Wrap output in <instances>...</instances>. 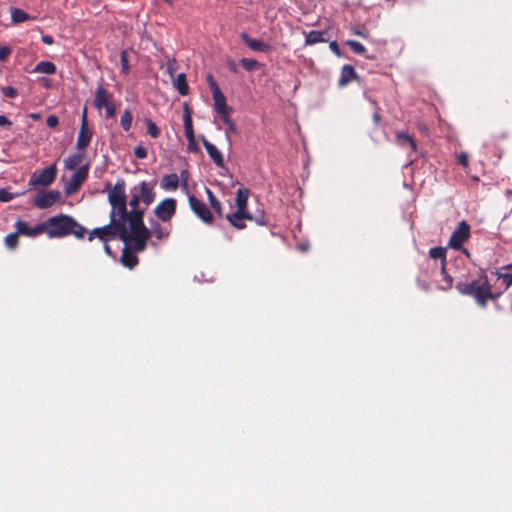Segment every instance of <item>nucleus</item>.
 Here are the masks:
<instances>
[{
    "label": "nucleus",
    "instance_id": "nucleus-1",
    "mask_svg": "<svg viewBox=\"0 0 512 512\" xmlns=\"http://www.w3.org/2000/svg\"><path fill=\"white\" fill-rule=\"evenodd\" d=\"M42 225L43 232L51 239L63 238L71 234L78 239H83L86 233V228L67 214L50 217L43 221Z\"/></svg>",
    "mask_w": 512,
    "mask_h": 512
},
{
    "label": "nucleus",
    "instance_id": "nucleus-2",
    "mask_svg": "<svg viewBox=\"0 0 512 512\" xmlns=\"http://www.w3.org/2000/svg\"><path fill=\"white\" fill-rule=\"evenodd\" d=\"M456 289L462 295L472 296L482 308L487 306L489 297H491V285L486 275L471 282H458Z\"/></svg>",
    "mask_w": 512,
    "mask_h": 512
},
{
    "label": "nucleus",
    "instance_id": "nucleus-3",
    "mask_svg": "<svg viewBox=\"0 0 512 512\" xmlns=\"http://www.w3.org/2000/svg\"><path fill=\"white\" fill-rule=\"evenodd\" d=\"M116 235H118L120 240H122L124 243H127L128 228L126 225H124L123 218L110 215L109 224L103 227L94 228L90 232L88 240L92 241L94 238H98L103 243H106L110 239L115 238Z\"/></svg>",
    "mask_w": 512,
    "mask_h": 512
},
{
    "label": "nucleus",
    "instance_id": "nucleus-4",
    "mask_svg": "<svg viewBox=\"0 0 512 512\" xmlns=\"http://www.w3.org/2000/svg\"><path fill=\"white\" fill-rule=\"evenodd\" d=\"M108 189V201L112 206L110 215L123 218L127 214V200H126V182L124 179H118L113 187L106 185Z\"/></svg>",
    "mask_w": 512,
    "mask_h": 512
},
{
    "label": "nucleus",
    "instance_id": "nucleus-5",
    "mask_svg": "<svg viewBox=\"0 0 512 512\" xmlns=\"http://www.w3.org/2000/svg\"><path fill=\"white\" fill-rule=\"evenodd\" d=\"M189 207L192 212L205 224L211 225L214 222V216L207 205L194 195L188 196Z\"/></svg>",
    "mask_w": 512,
    "mask_h": 512
},
{
    "label": "nucleus",
    "instance_id": "nucleus-6",
    "mask_svg": "<svg viewBox=\"0 0 512 512\" xmlns=\"http://www.w3.org/2000/svg\"><path fill=\"white\" fill-rule=\"evenodd\" d=\"M56 174L57 168L54 164H52L40 171H35L29 179V185L34 187L48 186L54 182Z\"/></svg>",
    "mask_w": 512,
    "mask_h": 512
},
{
    "label": "nucleus",
    "instance_id": "nucleus-7",
    "mask_svg": "<svg viewBox=\"0 0 512 512\" xmlns=\"http://www.w3.org/2000/svg\"><path fill=\"white\" fill-rule=\"evenodd\" d=\"M470 238V225L466 221H461L453 231L449 239V247L454 250L463 249V244Z\"/></svg>",
    "mask_w": 512,
    "mask_h": 512
},
{
    "label": "nucleus",
    "instance_id": "nucleus-8",
    "mask_svg": "<svg viewBox=\"0 0 512 512\" xmlns=\"http://www.w3.org/2000/svg\"><path fill=\"white\" fill-rule=\"evenodd\" d=\"M177 202L174 198H165L154 208L155 216L163 221L169 222L176 213Z\"/></svg>",
    "mask_w": 512,
    "mask_h": 512
},
{
    "label": "nucleus",
    "instance_id": "nucleus-9",
    "mask_svg": "<svg viewBox=\"0 0 512 512\" xmlns=\"http://www.w3.org/2000/svg\"><path fill=\"white\" fill-rule=\"evenodd\" d=\"M61 198V193L57 190L37 192L34 198V205L39 209H47L53 206Z\"/></svg>",
    "mask_w": 512,
    "mask_h": 512
},
{
    "label": "nucleus",
    "instance_id": "nucleus-10",
    "mask_svg": "<svg viewBox=\"0 0 512 512\" xmlns=\"http://www.w3.org/2000/svg\"><path fill=\"white\" fill-rule=\"evenodd\" d=\"M151 237V232L149 229L129 231L128 230V238L127 244L133 242V251L142 252L145 250L147 246V241Z\"/></svg>",
    "mask_w": 512,
    "mask_h": 512
},
{
    "label": "nucleus",
    "instance_id": "nucleus-11",
    "mask_svg": "<svg viewBox=\"0 0 512 512\" xmlns=\"http://www.w3.org/2000/svg\"><path fill=\"white\" fill-rule=\"evenodd\" d=\"M212 97L214 100V109L220 118H224L232 113V108L227 105L226 97L219 88V85L212 86Z\"/></svg>",
    "mask_w": 512,
    "mask_h": 512
},
{
    "label": "nucleus",
    "instance_id": "nucleus-12",
    "mask_svg": "<svg viewBox=\"0 0 512 512\" xmlns=\"http://www.w3.org/2000/svg\"><path fill=\"white\" fill-rule=\"evenodd\" d=\"M143 217L144 210L142 209L127 210V214L123 216V222L124 225L126 222L129 223V231L148 229L143 222Z\"/></svg>",
    "mask_w": 512,
    "mask_h": 512
},
{
    "label": "nucleus",
    "instance_id": "nucleus-13",
    "mask_svg": "<svg viewBox=\"0 0 512 512\" xmlns=\"http://www.w3.org/2000/svg\"><path fill=\"white\" fill-rule=\"evenodd\" d=\"M114 103L113 94L109 92L104 86L99 85L95 91V97L93 105L97 110L103 109V107Z\"/></svg>",
    "mask_w": 512,
    "mask_h": 512
},
{
    "label": "nucleus",
    "instance_id": "nucleus-14",
    "mask_svg": "<svg viewBox=\"0 0 512 512\" xmlns=\"http://www.w3.org/2000/svg\"><path fill=\"white\" fill-rule=\"evenodd\" d=\"M155 182L142 181L137 187V192L140 195L141 201L149 206L155 200L156 193L154 191Z\"/></svg>",
    "mask_w": 512,
    "mask_h": 512
},
{
    "label": "nucleus",
    "instance_id": "nucleus-15",
    "mask_svg": "<svg viewBox=\"0 0 512 512\" xmlns=\"http://www.w3.org/2000/svg\"><path fill=\"white\" fill-rule=\"evenodd\" d=\"M226 219L236 229H244L246 227V220H253V216L247 211L236 210L233 213L227 214Z\"/></svg>",
    "mask_w": 512,
    "mask_h": 512
},
{
    "label": "nucleus",
    "instance_id": "nucleus-16",
    "mask_svg": "<svg viewBox=\"0 0 512 512\" xmlns=\"http://www.w3.org/2000/svg\"><path fill=\"white\" fill-rule=\"evenodd\" d=\"M88 176V166L83 165L79 167L72 175L67 187V193H72L77 190L79 186L85 181Z\"/></svg>",
    "mask_w": 512,
    "mask_h": 512
},
{
    "label": "nucleus",
    "instance_id": "nucleus-17",
    "mask_svg": "<svg viewBox=\"0 0 512 512\" xmlns=\"http://www.w3.org/2000/svg\"><path fill=\"white\" fill-rule=\"evenodd\" d=\"M201 141L213 163L219 168L224 167L223 155L217 147L209 142L204 136H201Z\"/></svg>",
    "mask_w": 512,
    "mask_h": 512
},
{
    "label": "nucleus",
    "instance_id": "nucleus-18",
    "mask_svg": "<svg viewBox=\"0 0 512 512\" xmlns=\"http://www.w3.org/2000/svg\"><path fill=\"white\" fill-rule=\"evenodd\" d=\"M15 228L17 229V234L27 237H35L44 233L42 222L32 228L25 221L18 220L15 223Z\"/></svg>",
    "mask_w": 512,
    "mask_h": 512
},
{
    "label": "nucleus",
    "instance_id": "nucleus-19",
    "mask_svg": "<svg viewBox=\"0 0 512 512\" xmlns=\"http://www.w3.org/2000/svg\"><path fill=\"white\" fill-rule=\"evenodd\" d=\"M92 136L93 130L89 127V125H80L76 142L77 149L85 150L89 146Z\"/></svg>",
    "mask_w": 512,
    "mask_h": 512
},
{
    "label": "nucleus",
    "instance_id": "nucleus-20",
    "mask_svg": "<svg viewBox=\"0 0 512 512\" xmlns=\"http://www.w3.org/2000/svg\"><path fill=\"white\" fill-rule=\"evenodd\" d=\"M242 41L247 45L251 50L267 53L270 51L271 47L268 43H265L261 40L251 38L247 33L243 32L240 35Z\"/></svg>",
    "mask_w": 512,
    "mask_h": 512
},
{
    "label": "nucleus",
    "instance_id": "nucleus-21",
    "mask_svg": "<svg viewBox=\"0 0 512 512\" xmlns=\"http://www.w3.org/2000/svg\"><path fill=\"white\" fill-rule=\"evenodd\" d=\"M120 262L124 267H127L129 269H133L139 262V259L135 254V251L131 250L127 243H125V246L122 250Z\"/></svg>",
    "mask_w": 512,
    "mask_h": 512
},
{
    "label": "nucleus",
    "instance_id": "nucleus-22",
    "mask_svg": "<svg viewBox=\"0 0 512 512\" xmlns=\"http://www.w3.org/2000/svg\"><path fill=\"white\" fill-rule=\"evenodd\" d=\"M358 78V75L352 65L346 64L342 67L340 78L338 80L339 87L347 86L352 80Z\"/></svg>",
    "mask_w": 512,
    "mask_h": 512
},
{
    "label": "nucleus",
    "instance_id": "nucleus-23",
    "mask_svg": "<svg viewBox=\"0 0 512 512\" xmlns=\"http://www.w3.org/2000/svg\"><path fill=\"white\" fill-rule=\"evenodd\" d=\"M160 186L166 191H175L179 187V176L176 173L166 174L162 177Z\"/></svg>",
    "mask_w": 512,
    "mask_h": 512
},
{
    "label": "nucleus",
    "instance_id": "nucleus-24",
    "mask_svg": "<svg viewBox=\"0 0 512 512\" xmlns=\"http://www.w3.org/2000/svg\"><path fill=\"white\" fill-rule=\"evenodd\" d=\"M184 115H183V124H184V130H185V136H193L194 129H193V121H192V110L188 103H184L183 105Z\"/></svg>",
    "mask_w": 512,
    "mask_h": 512
},
{
    "label": "nucleus",
    "instance_id": "nucleus-25",
    "mask_svg": "<svg viewBox=\"0 0 512 512\" xmlns=\"http://www.w3.org/2000/svg\"><path fill=\"white\" fill-rule=\"evenodd\" d=\"M396 142L401 147L409 146L413 152L417 151L416 140L404 131L396 133Z\"/></svg>",
    "mask_w": 512,
    "mask_h": 512
},
{
    "label": "nucleus",
    "instance_id": "nucleus-26",
    "mask_svg": "<svg viewBox=\"0 0 512 512\" xmlns=\"http://www.w3.org/2000/svg\"><path fill=\"white\" fill-rule=\"evenodd\" d=\"M249 193L250 191L247 188H239L237 190L235 198L236 210L247 211Z\"/></svg>",
    "mask_w": 512,
    "mask_h": 512
},
{
    "label": "nucleus",
    "instance_id": "nucleus-27",
    "mask_svg": "<svg viewBox=\"0 0 512 512\" xmlns=\"http://www.w3.org/2000/svg\"><path fill=\"white\" fill-rule=\"evenodd\" d=\"M205 192H206L207 199H208L211 209L215 212V214L218 217L222 218L223 217V207H222L221 202L217 199V197L215 196V194L213 193V191L211 189L206 187Z\"/></svg>",
    "mask_w": 512,
    "mask_h": 512
},
{
    "label": "nucleus",
    "instance_id": "nucleus-28",
    "mask_svg": "<svg viewBox=\"0 0 512 512\" xmlns=\"http://www.w3.org/2000/svg\"><path fill=\"white\" fill-rule=\"evenodd\" d=\"M327 31L312 30L306 34L305 45H314L317 43H324L326 39Z\"/></svg>",
    "mask_w": 512,
    "mask_h": 512
},
{
    "label": "nucleus",
    "instance_id": "nucleus-29",
    "mask_svg": "<svg viewBox=\"0 0 512 512\" xmlns=\"http://www.w3.org/2000/svg\"><path fill=\"white\" fill-rule=\"evenodd\" d=\"M56 70H57L56 65L53 62L40 61L34 67L33 72L51 75V74H55Z\"/></svg>",
    "mask_w": 512,
    "mask_h": 512
},
{
    "label": "nucleus",
    "instance_id": "nucleus-30",
    "mask_svg": "<svg viewBox=\"0 0 512 512\" xmlns=\"http://www.w3.org/2000/svg\"><path fill=\"white\" fill-rule=\"evenodd\" d=\"M173 85L180 95L186 96L189 93V86L186 80V75L184 73H180L177 75L176 79L173 82Z\"/></svg>",
    "mask_w": 512,
    "mask_h": 512
},
{
    "label": "nucleus",
    "instance_id": "nucleus-31",
    "mask_svg": "<svg viewBox=\"0 0 512 512\" xmlns=\"http://www.w3.org/2000/svg\"><path fill=\"white\" fill-rule=\"evenodd\" d=\"M149 230L151 232V236H155L158 240L166 239L170 234L169 231L165 230L157 221H151V228Z\"/></svg>",
    "mask_w": 512,
    "mask_h": 512
},
{
    "label": "nucleus",
    "instance_id": "nucleus-32",
    "mask_svg": "<svg viewBox=\"0 0 512 512\" xmlns=\"http://www.w3.org/2000/svg\"><path fill=\"white\" fill-rule=\"evenodd\" d=\"M429 256L432 259L441 260V271L444 272V266H446V249L440 246L433 247L429 250Z\"/></svg>",
    "mask_w": 512,
    "mask_h": 512
},
{
    "label": "nucleus",
    "instance_id": "nucleus-33",
    "mask_svg": "<svg viewBox=\"0 0 512 512\" xmlns=\"http://www.w3.org/2000/svg\"><path fill=\"white\" fill-rule=\"evenodd\" d=\"M83 160V154L75 153L65 159V168L68 170L76 169Z\"/></svg>",
    "mask_w": 512,
    "mask_h": 512
},
{
    "label": "nucleus",
    "instance_id": "nucleus-34",
    "mask_svg": "<svg viewBox=\"0 0 512 512\" xmlns=\"http://www.w3.org/2000/svg\"><path fill=\"white\" fill-rule=\"evenodd\" d=\"M30 18L28 13H26L24 10L19 8H13L11 10V19L12 22L15 24L22 23L27 21Z\"/></svg>",
    "mask_w": 512,
    "mask_h": 512
},
{
    "label": "nucleus",
    "instance_id": "nucleus-35",
    "mask_svg": "<svg viewBox=\"0 0 512 512\" xmlns=\"http://www.w3.org/2000/svg\"><path fill=\"white\" fill-rule=\"evenodd\" d=\"M133 115L129 109L124 110L120 118V126L125 132H128L132 126Z\"/></svg>",
    "mask_w": 512,
    "mask_h": 512
},
{
    "label": "nucleus",
    "instance_id": "nucleus-36",
    "mask_svg": "<svg viewBox=\"0 0 512 512\" xmlns=\"http://www.w3.org/2000/svg\"><path fill=\"white\" fill-rule=\"evenodd\" d=\"M240 64L246 71L249 72L257 70L261 67V64L257 60L252 58H242L240 60Z\"/></svg>",
    "mask_w": 512,
    "mask_h": 512
},
{
    "label": "nucleus",
    "instance_id": "nucleus-37",
    "mask_svg": "<svg viewBox=\"0 0 512 512\" xmlns=\"http://www.w3.org/2000/svg\"><path fill=\"white\" fill-rule=\"evenodd\" d=\"M345 44L349 46L355 54L363 55L366 52L365 46L358 41L347 40Z\"/></svg>",
    "mask_w": 512,
    "mask_h": 512
},
{
    "label": "nucleus",
    "instance_id": "nucleus-38",
    "mask_svg": "<svg viewBox=\"0 0 512 512\" xmlns=\"http://www.w3.org/2000/svg\"><path fill=\"white\" fill-rule=\"evenodd\" d=\"M145 123L147 127V133L152 138H158L160 136V129L157 127V125L151 119H146Z\"/></svg>",
    "mask_w": 512,
    "mask_h": 512
},
{
    "label": "nucleus",
    "instance_id": "nucleus-39",
    "mask_svg": "<svg viewBox=\"0 0 512 512\" xmlns=\"http://www.w3.org/2000/svg\"><path fill=\"white\" fill-rule=\"evenodd\" d=\"M441 274L443 276L444 284L439 286L440 290L447 291L452 288L453 286V278L450 276L446 271V266H444V272L441 271Z\"/></svg>",
    "mask_w": 512,
    "mask_h": 512
},
{
    "label": "nucleus",
    "instance_id": "nucleus-40",
    "mask_svg": "<svg viewBox=\"0 0 512 512\" xmlns=\"http://www.w3.org/2000/svg\"><path fill=\"white\" fill-rule=\"evenodd\" d=\"M140 201H141L140 195L137 192V186H135L131 190V198H130V201H129V205L131 207V210L139 209L138 205H139Z\"/></svg>",
    "mask_w": 512,
    "mask_h": 512
},
{
    "label": "nucleus",
    "instance_id": "nucleus-41",
    "mask_svg": "<svg viewBox=\"0 0 512 512\" xmlns=\"http://www.w3.org/2000/svg\"><path fill=\"white\" fill-rule=\"evenodd\" d=\"M17 230L14 233H10L5 237V244L7 247L14 249L18 245V236Z\"/></svg>",
    "mask_w": 512,
    "mask_h": 512
},
{
    "label": "nucleus",
    "instance_id": "nucleus-42",
    "mask_svg": "<svg viewBox=\"0 0 512 512\" xmlns=\"http://www.w3.org/2000/svg\"><path fill=\"white\" fill-rule=\"evenodd\" d=\"M120 60H121V72L123 74L127 75L130 71V65H129V60L127 58L126 50L121 51Z\"/></svg>",
    "mask_w": 512,
    "mask_h": 512
},
{
    "label": "nucleus",
    "instance_id": "nucleus-43",
    "mask_svg": "<svg viewBox=\"0 0 512 512\" xmlns=\"http://www.w3.org/2000/svg\"><path fill=\"white\" fill-rule=\"evenodd\" d=\"M498 279L502 281L504 290H507L512 285V273H499Z\"/></svg>",
    "mask_w": 512,
    "mask_h": 512
},
{
    "label": "nucleus",
    "instance_id": "nucleus-44",
    "mask_svg": "<svg viewBox=\"0 0 512 512\" xmlns=\"http://www.w3.org/2000/svg\"><path fill=\"white\" fill-rule=\"evenodd\" d=\"M220 119L223 121V123H225L227 125V127H228L227 132H230V133L237 132L235 122L231 119V114H228L227 116H224V118H220Z\"/></svg>",
    "mask_w": 512,
    "mask_h": 512
},
{
    "label": "nucleus",
    "instance_id": "nucleus-45",
    "mask_svg": "<svg viewBox=\"0 0 512 512\" xmlns=\"http://www.w3.org/2000/svg\"><path fill=\"white\" fill-rule=\"evenodd\" d=\"M370 102L373 104V106L375 108V111L373 113V122L375 125H378L379 122L381 121V114H380L381 109L375 100L370 99Z\"/></svg>",
    "mask_w": 512,
    "mask_h": 512
},
{
    "label": "nucleus",
    "instance_id": "nucleus-46",
    "mask_svg": "<svg viewBox=\"0 0 512 512\" xmlns=\"http://www.w3.org/2000/svg\"><path fill=\"white\" fill-rule=\"evenodd\" d=\"M186 138H187V141H188V146H187L188 151L194 152V153L198 152L199 148H198V146L196 144V141H195V135L187 136Z\"/></svg>",
    "mask_w": 512,
    "mask_h": 512
},
{
    "label": "nucleus",
    "instance_id": "nucleus-47",
    "mask_svg": "<svg viewBox=\"0 0 512 512\" xmlns=\"http://www.w3.org/2000/svg\"><path fill=\"white\" fill-rule=\"evenodd\" d=\"M134 155L138 159H145L147 157V150L145 147L138 145L134 149Z\"/></svg>",
    "mask_w": 512,
    "mask_h": 512
},
{
    "label": "nucleus",
    "instance_id": "nucleus-48",
    "mask_svg": "<svg viewBox=\"0 0 512 512\" xmlns=\"http://www.w3.org/2000/svg\"><path fill=\"white\" fill-rule=\"evenodd\" d=\"M2 93L7 98H14L17 96L18 92L17 90L12 86H7L2 89Z\"/></svg>",
    "mask_w": 512,
    "mask_h": 512
},
{
    "label": "nucleus",
    "instance_id": "nucleus-49",
    "mask_svg": "<svg viewBox=\"0 0 512 512\" xmlns=\"http://www.w3.org/2000/svg\"><path fill=\"white\" fill-rule=\"evenodd\" d=\"M14 198V195L6 189H0V201L9 202Z\"/></svg>",
    "mask_w": 512,
    "mask_h": 512
},
{
    "label": "nucleus",
    "instance_id": "nucleus-50",
    "mask_svg": "<svg viewBox=\"0 0 512 512\" xmlns=\"http://www.w3.org/2000/svg\"><path fill=\"white\" fill-rule=\"evenodd\" d=\"M12 53L8 46H0V62L5 61Z\"/></svg>",
    "mask_w": 512,
    "mask_h": 512
},
{
    "label": "nucleus",
    "instance_id": "nucleus-51",
    "mask_svg": "<svg viewBox=\"0 0 512 512\" xmlns=\"http://www.w3.org/2000/svg\"><path fill=\"white\" fill-rule=\"evenodd\" d=\"M104 108H105L106 118L110 119V118H113L115 116V114H116V105H115V103L107 105Z\"/></svg>",
    "mask_w": 512,
    "mask_h": 512
},
{
    "label": "nucleus",
    "instance_id": "nucleus-52",
    "mask_svg": "<svg viewBox=\"0 0 512 512\" xmlns=\"http://www.w3.org/2000/svg\"><path fill=\"white\" fill-rule=\"evenodd\" d=\"M188 179L189 174L187 170H182L179 176V181L181 180V185L184 189H187L188 187Z\"/></svg>",
    "mask_w": 512,
    "mask_h": 512
},
{
    "label": "nucleus",
    "instance_id": "nucleus-53",
    "mask_svg": "<svg viewBox=\"0 0 512 512\" xmlns=\"http://www.w3.org/2000/svg\"><path fill=\"white\" fill-rule=\"evenodd\" d=\"M59 124V120H58V117L55 116V115H50L47 117L46 119V125L49 127V128H55L56 126H58Z\"/></svg>",
    "mask_w": 512,
    "mask_h": 512
},
{
    "label": "nucleus",
    "instance_id": "nucleus-54",
    "mask_svg": "<svg viewBox=\"0 0 512 512\" xmlns=\"http://www.w3.org/2000/svg\"><path fill=\"white\" fill-rule=\"evenodd\" d=\"M329 48L330 50L335 53L338 57H341L342 56V52L340 50V47L338 45V43L336 41H331L329 43Z\"/></svg>",
    "mask_w": 512,
    "mask_h": 512
},
{
    "label": "nucleus",
    "instance_id": "nucleus-55",
    "mask_svg": "<svg viewBox=\"0 0 512 512\" xmlns=\"http://www.w3.org/2000/svg\"><path fill=\"white\" fill-rule=\"evenodd\" d=\"M458 163L463 167H468V155L464 152L458 155Z\"/></svg>",
    "mask_w": 512,
    "mask_h": 512
},
{
    "label": "nucleus",
    "instance_id": "nucleus-56",
    "mask_svg": "<svg viewBox=\"0 0 512 512\" xmlns=\"http://www.w3.org/2000/svg\"><path fill=\"white\" fill-rule=\"evenodd\" d=\"M226 65H227V68L229 69V71H231L232 73L238 72V68H237L235 61L228 60Z\"/></svg>",
    "mask_w": 512,
    "mask_h": 512
},
{
    "label": "nucleus",
    "instance_id": "nucleus-57",
    "mask_svg": "<svg viewBox=\"0 0 512 512\" xmlns=\"http://www.w3.org/2000/svg\"><path fill=\"white\" fill-rule=\"evenodd\" d=\"M41 40H42V42H43L44 44H46V45H52V44L54 43V39H53V37H52V36H50V35H43V36L41 37Z\"/></svg>",
    "mask_w": 512,
    "mask_h": 512
},
{
    "label": "nucleus",
    "instance_id": "nucleus-58",
    "mask_svg": "<svg viewBox=\"0 0 512 512\" xmlns=\"http://www.w3.org/2000/svg\"><path fill=\"white\" fill-rule=\"evenodd\" d=\"M80 125H89L88 124V119H87V107H84L83 111H82V115H81V124Z\"/></svg>",
    "mask_w": 512,
    "mask_h": 512
},
{
    "label": "nucleus",
    "instance_id": "nucleus-59",
    "mask_svg": "<svg viewBox=\"0 0 512 512\" xmlns=\"http://www.w3.org/2000/svg\"><path fill=\"white\" fill-rule=\"evenodd\" d=\"M12 122L5 116L0 115V126H11Z\"/></svg>",
    "mask_w": 512,
    "mask_h": 512
},
{
    "label": "nucleus",
    "instance_id": "nucleus-60",
    "mask_svg": "<svg viewBox=\"0 0 512 512\" xmlns=\"http://www.w3.org/2000/svg\"><path fill=\"white\" fill-rule=\"evenodd\" d=\"M207 82H208V86H209L211 92H212V86L213 85H218L217 82L214 80V78H213V76L211 74H209L207 76Z\"/></svg>",
    "mask_w": 512,
    "mask_h": 512
},
{
    "label": "nucleus",
    "instance_id": "nucleus-61",
    "mask_svg": "<svg viewBox=\"0 0 512 512\" xmlns=\"http://www.w3.org/2000/svg\"><path fill=\"white\" fill-rule=\"evenodd\" d=\"M253 220L258 224V225H261V226H264V225H267V220L265 219L264 216H261L259 218H254L253 217Z\"/></svg>",
    "mask_w": 512,
    "mask_h": 512
},
{
    "label": "nucleus",
    "instance_id": "nucleus-62",
    "mask_svg": "<svg viewBox=\"0 0 512 512\" xmlns=\"http://www.w3.org/2000/svg\"><path fill=\"white\" fill-rule=\"evenodd\" d=\"M104 251H105V253H106L108 256H110V257H113V256H114V254H113V252H112L111 247L108 245V242L104 243Z\"/></svg>",
    "mask_w": 512,
    "mask_h": 512
},
{
    "label": "nucleus",
    "instance_id": "nucleus-63",
    "mask_svg": "<svg viewBox=\"0 0 512 512\" xmlns=\"http://www.w3.org/2000/svg\"><path fill=\"white\" fill-rule=\"evenodd\" d=\"M502 294V292H497V293H494L492 290H491V297H489V300H496L500 297V295Z\"/></svg>",
    "mask_w": 512,
    "mask_h": 512
},
{
    "label": "nucleus",
    "instance_id": "nucleus-64",
    "mask_svg": "<svg viewBox=\"0 0 512 512\" xmlns=\"http://www.w3.org/2000/svg\"><path fill=\"white\" fill-rule=\"evenodd\" d=\"M352 32L355 35H358V36H361V37H364V38L366 37V34L364 32H362L361 30L357 29V28H354L352 30Z\"/></svg>",
    "mask_w": 512,
    "mask_h": 512
}]
</instances>
